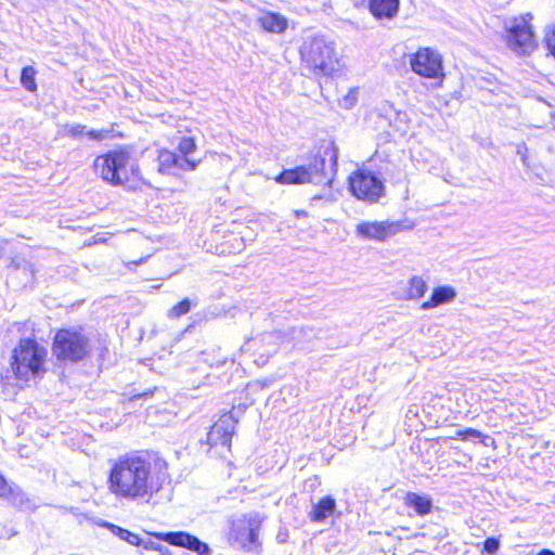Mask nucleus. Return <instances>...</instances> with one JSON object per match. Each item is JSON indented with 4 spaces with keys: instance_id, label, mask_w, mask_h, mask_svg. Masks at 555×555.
Wrapping results in <instances>:
<instances>
[{
    "instance_id": "nucleus-28",
    "label": "nucleus",
    "mask_w": 555,
    "mask_h": 555,
    "mask_svg": "<svg viewBox=\"0 0 555 555\" xmlns=\"http://www.w3.org/2000/svg\"><path fill=\"white\" fill-rule=\"evenodd\" d=\"M87 137L93 141H101L107 137V131L105 130H89L86 132Z\"/></svg>"
},
{
    "instance_id": "nucleus-2",
    "label": "nucleus",
    "mask_w": 555,
    "mask_h": 555,
    "mask_svg": "<svg viewBox=\"0 0 555 555\" xmlns=\"http://www.w3.org/2000/svg\"><path fill=\"white\" fill-rule=\"evenodd\" d=\"M337 153L332 147L320 151L310 160L308 166L301 165L287 169L276 177L283 184L314 183L331 185L336 172Z\"/></svg>"
},
{
    "instance_id": "nucleus-36",
    "label": "nucleus",
    "mask_w": 555,
    "mask_h": 555,
    "mask_svg": "<svg viewBox=\"0 0 555 555\" xmlns=\"http://www.w3.org/2000/svg\"><path fill=\"white\" fill-rule=\"evenodd\" d=\"M23 270L24 271H29V275L33 276L34 272H33L31 266L28 262L24 263Z\"/></svg>"
},
{
    "instance_id": "nucleus-19",
    "label": "nucleus",
    "mask_w": 555,
    "mask_h": 555,
    "mask_svg": "<svg viewBox=\"0 0 555 555\" xmlns=\"http://www.w3.org/2000/svg\"><path fill=\"white\" fill-rule=\"evenodd\" d=\"M259 25L267 31L282 34L287 28V20L274 12H266L257 20Z\"/></svg>"
},
{
    "instance_id": "nucleus-29",
    "label": "nucleus",
    "mask_w": 555,
    "mask_h": 555,
    "mask_svg": "<svg viewBox=\"0 0 555 555\" xmlns=\"http://www.w3.org/2000/svg\"><path fill=\"white\" fill-rule=\"evenodd\" d=\"M86 127L81 125H74L66 128V133L72 137H79L85 132Z\"/></svg>"
},
{
    "instance_id": "nucleus-31",
    "label": "nucleus",
    "mask_w": 555,
    "mask_h": 555,
    "mask_svg": "<svg viewBox=\"0 0 555 555\" xmlns=\"http://www.w3.org/2000/svg\"><path fill=\"white\" fill-rule=\"evenodd\" d=\"M527 146L525 143H521V144H518L517 145V154L520 156V159H521V163L525 165V166H528V155H527Z\"/></svg>"
},
{
    "instance_id": "nucleus-3",
    "label": "nucleus",
    "mask_w": 555,
    "mask_h": 555,
    "mask_svg": "<svg viewBox=\"0 0 555 555\" xmlns=\"http://www.w3.org/2000/svg\"><path fill=\"white\" fill-rule=\"evenodd\" d=\"M302 62L315 75L330 76L338 70L339 61L333 41L323 36H314L304 41L300 47Z\"/></svg>"
},
{
    "instance_id": "nucleus-5",
    "label": "nucleus",
    "mask_w": 555,
    "mask_h": 555,
    "mask_svg": "<svg viewBox=\"0 0 555 555\" xmlns=\"http://www.w3.org/2000/svg\"><path fill=\"white\" fill-rule=\"evenodd\" d=\"M52 350L61 361L78 362L90 353L91 344L82 328H62L54 336Z\"/></svg>"
},
{
    "instance_id": "nucleus-37",
    "label": "nucleus",
    "mask_w": 555,
    "mask_h": 555,
    "mask_svg": "<svg viewBox=\"0 0 555 555\" xmlns=\"http://www.w3.org/2000/svg\"><path fill=\"white\" fill-rule=\"evenodd\" d=\"M538 555H555V553L551 550L544 548L538 553Z\"/></svg>"
},
{
    "instance_id": "nucleus-23",
    "label": "nucleus",
    "mask_w": 555,
    "mask_h": 555,
    "mask_svg": "<svg viewBox=\"0 0 555 555\" xmlns=\"http://www.w3.org/2000/svg\"><path fill=\"white\" fill-rule=\"evenodd\" d=\"M191 300L189 298H184L183 300H181L180 302H178L168 310L167 317L169 319L180 318L191 310Z\"/></svg>"
},
{
    "instance_id": "nucleus-34",
    "label": "nucleus",
    "mask_w": 555,
    "mask_h": 555,
    "mask_svg": "<svg viewBox=\"0 0 555 555\" xmlns=\"http://www.w3.org/2000/svg\"><path fill=\"white\" fill-rule=\"evenodd\" d=\"M144 548L158 550L159 547L152 541L144 543Z\"/></svg>"
},
{
    "instance_id": "nucleus-16",
    "label": "nucleus",
    "mask_w": 555,
    "mask_h": 555,
    "mask_svg": "<svg viewBox=\"0 0 555 555\" xmlns=\"http://www.w3.org/2000/svg\"><path fill=\"white\" fill-rule=\"evenodd\" d=\"M400 0H370L369 9L376 18H393L399 11Z\"/></svg>"
},
{
    "instance_id": "nucleus-24",
    "label": "nucleus",
    "mask_w": 555,
    "mask_h": 555,
    "mask_svg": "<svg viewBox=\"0 0 555 555\" xmlns=\"http://www.w3.org/2000/svg\"><path fill=\"white\" fill-rule=\"evenodd\" d=\"M543 41L548 53L555 57V23L545 28Z\"/></svg>"
},
{
    "instance_id": "nucleus-33",
    "label": "nucleus",
    "mask_w": 555,
    "mask_h": 555,
    "mask_svg": "<svg viewBox=\"0 0 555 555\" xmlns=\"http://www.w3.org/2000/svg\"><path fill=\"white\" fill-rule=\"evenodd\" d=\"M465 435L468 437H472V438H480L481 437V433L476 429H473V428L467 429L465 431Z\"/></svg>"
},
{
    "instance_id": "nucleus-10",
    "label": "nucleus",
    "mask_w": 555,
    "mask_h": 555,
    "mask_svg": "<svg viewBox=\"0 0 555 555\" xmlns=\"http://www.w3.org/2000/svg\"><path fill=\"white\" fill-rule=\"evenodd\" d=\"M236 420L231 413L223 414L210 428L207 442L210 446H221L230 450Z\"/></svg>"
},
{
    "instance_id": "nucleus-18",
    "label": "nucleus",
    "mask_w": 555,
    "mask_h": 555,
    "mask_svg": "<svg viewBox=\"0 0 555 555\" xmlns=\"http://www.w3.org/2000/svg\"><path fill=\"white\" fill-rule=\"evenodd\" d=\"M456 292L451 286H439L434 288L431 296L428 300L424 301L421 306L423 310H429L443 304L454 300Z\"/></svg>"
},
{
    "instance_id": "nucleus-22",
    "label": "nucleus",
    "mask_w": 555,
    "mask_h": 555,
    "mask_svg": "<svg viewBox=\"0 0 555 555\" xmlns=\"http://www.w3.org/2000/svg\"><path fill=\"white\" fill-rule=\"evenodd\" d=\"M35 77L36 70L33 66H26L22 69L21 83L27 91L34 92L37 90Z\"/></svg>"
},
{
    "instance_id": "nucleus-12",
    "label": "nucleus",
    "mask_w": 555,
    "mask_h": 555,
    "mask_svg": "<svg viewBox=\"0 0 555 555\" xmlns=\"http://www.w3.org/2000/svg\"><path fill=\"white\" fill-rule=\"evenodd\" d=\"M231 540L236 547L248 553L258 554L261 550L259 533L257 528H253L251 524L237 525L231 534Z\"/></svg>"
},
{
    "instance_id": "nucleus-8",
    "label": "nucleus",
    "mask_w": 555,
    "mask_h": 555,
    "mask_svg": "<svg viewBox=\"0 0 555 555\" xmlns=\"http://www.w3.org/2000/svg\"><path fill=\"white\" fill-rule=\"evenodd\" d=\"M350 191L359 199L376 203L384 195L383 182L373 173L359 170L349 178Z\"/></svg>"
},
{
    "instance_id": "nucleus-11",
    "label": "nucleus",
    "mask_w": 555,
    "mask_h": 555,
    "mask_svg": "<svg viewBox=\"0 0 555 555\" xmlns=\"http://www.w3.org/2000/svg\"><path fill=\"white\" fill-rule=\"evenodd\" d=\"M159 538L170 545L185 547L197 553L198 555H211V550L208 544L202 542L198 538L192 535L189 532H166L160 533Z\"/></svg>"
},
{
    "instance_id": "nucleus-9",
    "label": "nucleus",
    "mask_w": 555,
    "mask_h": 555,
    "mask_svg": "<svg viewBox=\"0 0 555 555\" xmlns=\"http://www.w3.org/2000/svg\"><path fill=\"white\" fill-rule=\"evenodd\" d=\"M410 65L415 74L425 78L443 76L442 57L430 48H421L411 56Z\"/></svg>"
},
{
    "instance_id": "nucleus-4",
    "label": "nucleus",
    "mask_w": 555,
    "mask_h": 555,
    "mask_svg": "<svg viewBox=\"0 0 555 555\" xmlns=\"http://www.w3.org/2000/svg\"><path fill=\"white\" fill-rule=\"evenodd\" d=\"M47 350L36 340L25 338L13 349L11 356V369L16 378L29 380L44 372L43 365Z\"/></svg>"
},
{
    "instance_id": "nucleus-30",
    "label": "nucleus",
    "mask_w": 555,
    "mask_h": 555,
    "mask_svg": "<svg viewBox=\"0 0 555 555\" xmlns=\"http://www.w3.org/2000/svg\"><path fill=\"white\" fill-rule=\"evenodd\" d=\"M357 101L356 91H350L344 99H343V106L346 108H350L353 106V104Z\"/></svg>"
},
{
    "instance_id": "nucleus-32",
    "label": "nucleus",
    "mask_w": 555,
    "mask_h": 555,
    "mask_svg": "<svg viewBox=\"0 0 555 555\" xmlns=\"http://www.w3.org/2000/svg\"><path fill=\"white\" fill-rule=\"evenodd\" d=\"M126 541L131 545H141L143 542L137 533L130 532Z\"/></svg>"
},
{
    "instance_id": "nucleus-27",
    "label": "nucleus",
    "mask_w": 555,
    "mask_h": 555,
    "mask_svg": "<svg viewBox=\"0 0 555 555\" xmlns=\"http://www.w3.org/2000/svg\"><path fill=\"white\" fill-rule=\"evenodd\" d=\"M500 547V542L495 538H488L483 542V551L488 554H494Z\"/></svg>"
},
{
    "instance_id": "nucleus-25",
    "label": "nucleus",
    "mask_w": 555,
    "mask_h": 555,
    "mask_svg": "<svg viewBox=\"0 0 555 555\" xmlns=\"http://www.w3.org/2000/svg\"><path fill=\"white\" fill-rule=\"evenodd\" d=\"M196 149V144L192 138H182L178 144L179 155L189 157Z\"/></svg>"
},
{
    "instance_id": "nucleus-14",
    "label": "nucleus",
    "mask_w": 555,
    "mask_h": 555,
    "mask_svg": "<svg viewBox=\"0 0 555 555\" xmlns=\"http://www.w3.org/2000/svg\"><path fill=\"white\" fill-rule=\"evenodd\" d=\"M0 498L21 509H34L36 507L18 486L9 483L2 475H0Z\"/></svg>"
},
{
    "instance_id": "nucleus-21",
    "label": "nucleus",
    "mask_w": 555,
    "mask_h": 555,
    "mask_svg": "<svg viewBox=\"0 0 555 555\" xmlns=\"http://www.w3.org/2000/svg\"><path fill=\"white\" fill-rule=\"evenodd\" d=\"M427 291V283L421 276H412L408 282V298L418 299L424 296Z\"/></svg>"
},
{
    "instance_id": "nucleus-39",
    "label": "nucleus",
    "mask_w": 555,
    "mask_h": 555,
    "mask_svg": "<svg viewBox=\"0 0 555 555\" xmlns=\"http://www.w3.org/2000/svg\"><path fill=\"white\" fill-rule=\"evenodd\" d=\"M130 170H131L132 175H135L138 171V168L132 165Z\"/></svg>"
},
{
    "instance_id": "nucleus-20",
    "label": "nucleus",
    "mask_w": 555,
    "mask_h": 555,
    "mask_svg": "<svg viewBox=\"0 0 555 555\" xmlns=\"http://www.w3.org/2000/svg\"><path fill=\"white\" fill-rule=\"evenodd\" d=\"M403 502L420 516L428 515L433 508V501L428 495H421L415 492H408Z\"/></svg>"
},
{
    "instance_id": "nucleus-1",
    "label": "nucleus",
    "mask_w": 555,
    "mask_h": 555,
    "mask_svg": "<svg viewBox=\"0 0 555 555\" xmlns=\"http://www.w3.org/2000/svg\"><path fill=\"white\" fill-rule=\"evenodd\" d=\"M168 479V465L164 459L150 452H138L114 462L108 489L118 499L149 501Z\"/></svg>"
},
{
    "instance_id": "nucleus-17",
    "label": "nucleus",
    "mask_w": 555,
    "mask_h": 555,
    "mask_svg": "<svg viewBox=\"0 0 555 555\" xmlns=\"http://www.w3.org/2000/svg\"><path fill=\"white\" fill-rule=\"evenodd\" d=\"M336 501L331 495L322 498L318 503L312 504L309 518L313 522H322L334 514Z\"/></svg>"
},
{
    "instance_id": "nucleus-15",
    "label": "nucleus",
    "mask_w": 555,
    "mask_h": 555,
    "mask_svg": "<svg viewBox=\"0 0 555 555\" xmlns=\"http://www.w3.org/2000/svg\"><path fill=\"white\" fill-rule=\"evenodd\" d=\"M197 165L198 162L167 150L160 151L158 155V170L162 173L171 172L173 169L195 170Z\"/></svg>"
},
{
    "instance_id": "nucleus-40",
    "label": "nucleus",
    "mask_w": 555,
    "mask_h": 555,
    "mask_svg": "<svg viewBox=\"0 0 555 555\" xmlns=\"http://www.w3.org/2000/svg\"><path fill=\"white\" fill-rule=\"evenodd\" d=\"M363 1H364V0H353V2H354V4H356V5H359V4L363 3Z\"/></svg>"
},
{
    "instance_id": "nucleus-35",
    "label": "nucleus",
    "mask_w": 555,
    "mask_h": 555,
    "mask_svg": "<svg viewBox=\"0 0 555 555\" xmlns=\"http://www.w3.org/2000/svg\"><path fill=\"white\" fill-rule=\"evenodd\" d=\"M294 215L297 217V218H301V217H307L308 216V212L306 210H295L294 211Z\"/></svg>"
},
{
    "instance_id": "nucleus-26",
    "label": "nucleus",
    "mask_w": 555,
    "mask_h": 555,
    "mask_svg": "<svg viewBox=\"0 0 555 555\" xmlns=\"http://www.w3.org/2000/svg\"><path fill=\"white\" fill-rule=\"evenodd\" d=\"M104 526L107 527L111 530V532L114 535L118 537L120 540L126 541V539L129 538L130 531L127 529H124L121 527H118L116 525L108 524V522H105Z\"/></svg>"
},
{
    "instance_id": "nucleus-13",
    "label": "nucleus",
    "mask_w": 555,
    "mask_h": 555,
    "mask_svg": "<svg viewBox=\"0 0 555 555\" xmlns=\"http://www.w3.org/2000/svg\"><path fill=\"white\" fill-rule=\"evenodd\" d=\"M398 229L397 223L366 221L357 225L356 234L367 240L385 241L387 237L395 235Z\"/></svg>"
},
{
    "instance_id": "nucleus-7",
    "label": "nucleus",
    "mask_w": 555,
    "mask_h": 555,
    "mask_svg": "<svg viewBox=\"0 0 555 555\" xmlns=\"http://www.w3.org/2000/svg\"><path fill=\"white\" fill-rule=\"evenodd\" d=\"M130 155L126 151H112L98 156L94 160L95 171L113 185H122L129 180L128 165Z\"/></svg>"
},
{
    "instance_id": "nucleus-6",
    "label": "nucleus",
    "mask_w": 555,
    "mask_h": 555,
    "mask_svg": "<svg viewBox=\"0 0 555 555\" xmlns=\"http://www.w3.org/2000/svg\"><path fill=\"white\" fill-rule=\"evenodd\" d=\"M532 18V14L527 13L504 22L506 44L518 55H528L538 48L531 25Z\"/></svg>"
},
{
    "instance_id": "nucleus-38",
    "label": "nucleus",
    "mask_w": 555,
    "mask_h": 555,
    "mask_svg": "<svg viewBox=\"0 0 555 555\" xmlns=\"http://www.w3.org/2000/svg\"><path fill=\"white\" fill-rule=\"evenodd\" d=\"M263 338H267V339H274L276 338V335L274 333H268L263 336Z\"/></svg>"
}]
</instances>
